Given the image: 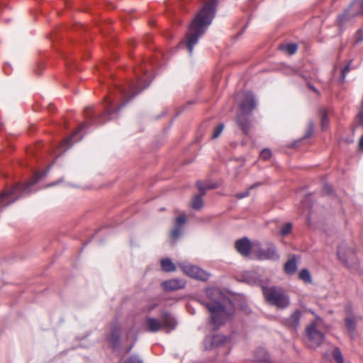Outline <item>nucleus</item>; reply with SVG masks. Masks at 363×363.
<instances>
[{"instance_id":"f257e3e1","label":"nucleus","mask_w":363,"mask_h":363,"mask_svg":"<svg viewBox=\"0 0 363 363\" xmlns=\"http://www.w3.org/2000/svg\"><path fill=\"white\" fill-rule=\"evenodd\" d=\"M147 78L138 77L136 82H131L128 86H117L116 91L111 96L105 98V113L108 120L113 118V115L124 106L129 101L149 86Z\"/></svg>"},{"instance_id":"f03ea898","label":"nucleus","mask_w":363,"mask_h":363,"mask_svg":"<svg viewBox=\"0 0 363 363\" xmlns=\"http://www.w3.org/2000/svg\"><path fill=\"white\" fill-rule=\"evenodd\" d=\"M216 6V0H211L206 3L189 25L185 38L189 55H192L194 46L211 23L215 16Z\"/></svg>"},{"instance_id":"7ed1b4c3","label":"nucleus","mask_w":363,"mask_h":363,"mask_svg":"<svg viewBox=\"0 0 363 363\" xmlns=\"http://www.w3.org/2000/svg\"><path fill=\"white\" fill-rule=\"evenodd\" d=\"M206 295L212 302L206 303L205 306L211 313V323L214 329L216 330L222 325L228 318V314L222 304V301L225 297L221 291L216 288L207 289Z\"/></svg>"},{"instance_id":"20e7f679","label":"nucleus","mask_w":363,"mask_h":363,"mask_svg":"<svg viewBox=\"0 0 363 363\" xmlns=\"http://www.w3.org/2000/svg\"><path fill=\"white\" fill-rule=\"evenodd\" d=\"M253 284L260 286L265 300L279 308H286L290 303L289 296L281 287L267 286L268 281L255 280Z\"/></svg>"},{"instance_id":"39448f33","label":"nucleus","mask_w":363,"mask_h":363,"mask_svg":"<svg viewBox=\"0 0 363 363\" xmlns=\"http://www.w3.org/2000/svg\"><path fill=\"white\" fill-rule=\"evenodd\" d=\"M43 175L40 173H35L33 177L25 185L16 184L11 189H5L0 196V206H6L21 196L30 192V188L41 178Z\"/></svg>"},{"instance_id":"423d86ee","label":"nucleus","mask_w":363,"mask_h":363,"mask_svg":"<svg viewBox=\"0 0 363 363\" xmlns=\"http://www.w3.org/2000/svg\"><path fill=\"white\" fill-rule=\"evenodd\" d=\"M325 325L323 319L316 316L315 320L311 322L306 328V342L311 348H316L324 340Z\"/></svg>"},{"instance_id":"0eeeda50","label":"nucleus","mask_w":363,"mask_h":363,"mask_svg":"<svg viewBox=\"0 0 363 363\" xmlns=\"http://www.w3.org/2000/svg\"><path fill=\"white\" fill-rule=\"evenodd\" d=\"M363 13V0H354L345 13L338 18L339 23H343L354 17Z\"/></svg>"},{"instance_id":"6e6552de","label":"nucleus","mask_w":363,"mask_h":363,"mask_svg":"<svg viewBox=\"0 0 363 363\" xmlns=\"http://www.w3.org/2000/svg\"><path fill=\"white\" fill-rule=\"evenodd\" d=\"M179 266L184 273L194 279L206 281L209 277L208 273L198 267L186 263H179Z\"/></svg>"},{"instance_id":"1a4fd4ad","label":"nucleus","mask_w":363,"mask_h":363,"mask_svg":"<svg viewBox=\"0 0 363 363\" xmlns=\"http://www.w3.org/2000/svg\"><path fill=\"white\" fill-rule=\"evenodd\" d=\"M337 256L345 266L349 268H352L357 264V259L354 252L350 249H346L343 247H340L337 250Z\"/></svg>"},{"instance_id":"9d476101","label":"nucleus","mask_w":363,"mask_h":363,"mask_svg":"<svg viewBox=\"0 0 363 363\" xmlns=\"http://www.w3.org/2000/svg\"><path fill=\"white\" fill-rule=\"evenodd\" d=\"M255 255L259 260H278L279 258L275 246L272 244L266 248H259L255 251Z\"/></svg>"},{"instance_id":"9b49d317","label":"nucleus","mask_w":363,"mask_h":363,"mask_svg":"<svg viewBox=\"0 0 363 363\" xmlns=\"http://www.w3.org/2000/svg\"><path fill=\"white\" fill-rule=\"evenodd\" d=\"M360 320L361 316L353 313L350 307L348 306L345 308V326L351 333L355 331L357 323Z\"/></svg>"},{"instance_id":"f8f14e48","label":"nucleus","mask_w":363,"mask_h":363,"mask_svg":"<svg viewBox=\"0 0 363 363\" xmlns=\"http://www.w3.org/2000/svg\"><path fill=\"white\" fill-rule=\"evenodd\" d=\"M240 108L244 113H250L256 107L255 96L251 92H247L244 95V98L240 103Z\"/></svg>"},{"instance_id":"ddd939ff","label":"nucleus","mask_w":363,"mask_h":363,"mask_svg":"<svg viewBox=\"0 0 363 363\" xmlns=\"http://www.w3.org/2000/svg\"><path fill=\"white\" fill-rule=\"evenodd\" d=\"M186 282L182 279H171L162 282L161 286L166 291H176L184 289Z\"/></svg>"},{"instance_id":"4468645a","label":"nucleus","mask_w":363,"mask_h":363,"mask_svg":"<svg viewBox=\"0 0 363 363\" xmlns=\"http://www.w3.org/2000/svg\"><path fill=\"white\" fill-rule=\"evenodd\" d=\"M161 320L162 328H165L167 332L174 330L177 325L175 318L168 312H164L161 314Z\"/></svg>"},{"instance_id":"2eb2a0df","label":"nucleus","mask_w":363,"mask_h":363,"mask_svg":"<svg viewBox=\"0 0 363 363\" xmlns=\"http://www.w3.org/2000/svg\"><path fill=\"white\" fill-rule=\"evenodd\" d=\"M238 252L243 256H248L251 251V243L249 239L244 238L235 242Z\"/></svg>"},{"instance_id":"dca6fc26","label":"nucleus","mask_w":363,"mask_h":363,"mask_svg":"<svg viewBox=\"0 0 363 363\" xmlns=\"http://www.w3.org/2000/svg\"><path fill=\"white\" fill-rule=\"evenodd\" d=\"M145 327L146 330L151 333H156L162 329L161 321L152 317L147 318Z\"/></svg>"},{"instance_id":"f3484780","label":"nucleus","mask_w":363,"mask_h":363,"mask_svg":"<svg viewBox=\"0 0 363 363\" xmlns=\"http://www.w3.org/2000/svg\"><path fill=\"white\" fill-rule=\"evenodd\" d=\"M227 341V337L220 335H213L211 337L205 339V345L207 348V345L211 344V347H217Z\"/></svg>"},{"instance_id":"a211bd4d","label":"nucleus","mask_w":363,"mask_h":363,"mask_svg":"<svg viewBox=\"0 0 363 363\" xmlns=\"http://www.w3.org/2000/svg\"><path fill=\"white\" fill-rule=\"evenodd\" d=\"M86 125L85 123L79 125L78 129L68 138L65 139L60 144V148H63V151L66 150L72 145L71 141L74 140L75 136Z\"/></svg>"},{"instance_id":"6ab92c4d","label":"nucleus","mask_w":363,"mask_h":363,"mask_svg":"<svg viewBox=\"0 0 363 363\" xmlns=\"http://www.w3.org/2000/svg\"><path fill=\"white\" fill-rule=\"evenodd\" d=\"M301 316V312L298 310H296L287 319L286 324L289 327H291L294 329H296L299 325Z\"/></svg>"},{"instance_id":"aec40b11","label":"nucleus","mask_w":363,"mask_h":363,"mask_svg":"<svg viewBox=\"0 0 363 363\" xmlns=\"http://www.w3.org/2000/svg\"><path fill=\"white\" fill-rule=\"evenodd\" d=\"M237 123L240 128L242 130L245 134H248L251 125L250 121L244 116V114H240L238 119Z\"/></svg>"},{"instance_id":"412c9836","label":"nucleus","mask_w":363,"mask_h":363,"mask_svg":"<svg viewBox=\"0 0 363 363\" xmlns=\"http://www.w3.org/2000/svg\"><path fill=\"white\" fill-rule=\"evenodd\" d=\"M255 358L257 363H271L269 361V355L265 349L260 347L255 352Z\"/></svg>"},{"instance_id":"4be33fe9","label":"nucleus","mask_w":363,"mask_h":363,"mask_svg":"<svg viewBox=\"0 0 363 363\" xmlns=\"http://www.w3.org/2000/svg\"><path fill=\"white\" fill-rule=\"evenodd\" d=\"M297 269V262L296 257L290 258L284 264V271L286 274H293Z\"/></svg>"},{"instance_id":"5701e85b","label":"nucleus","mask_w":363,"mask_h":363,"mask_svg":"<svg viewBox=\"0 0 363 363\" xmlns=\"http://www.w3.org/2000/svg\"><path fill=\"white\" fill-rule=\"evenodd\" d=\"M161 267L162 270L167 272H174L176 270L175 264L169 258L161 260Z\"/></svg>"},{"instance_id":"b1692460","label":"nucleus","mask_w":363,"mask_h":363,"mask_svg":"<svg viewBox=\"0 0 363 363\" xmlns=\"http://www.w3.org/2000/svg\"><path fill=\"white\" fill-rule=\"evenodd\" d=\"M120 337V328L118 326H115L113 329V331L109 337V340L113 344H117L119 340Z\"/></svg>"},{"instance_id":"393cba45","label":"nucleus","mask_w":363,"mask_h":363,"mask_svg":"<svg viewBox=\"0 0 363 363\" xmlns=\"http://www.w3.org/2000/svg\"><path fill=\"white\" fill-rule=\"evenodd\" d=\"M191 206L192 208L199 210L203 206V200L201 196H195L191 201Z\"/></svg>"},{"instance_id":"a878e982","label":"nucleus","mask_w":363,"mask_h":363,"mask_svg":"<svg viewBox=\"0 0 363 363\" xmlns=\"http://www.w3.org/2000/svg\"><path fill=\"white\" fill-rule=\"evenodd\" d=\"M332 355L337 363H343V357L339 348L333 347L332 348Z\"/></svg>"},{"instance_id":"bb28decb","label":"nucleus","mask_w":363,"mask_h":363,"mask_svg":"<svg viewBox=\"0 0 363 363\" xmlns=\"http://www.w3.org/2000/svg\"><path fill=\"white\" fill-rule=\"evenodd\" d=\"M282 50L286 51L289 55H294L297 50V45L295 43L287 44L281 47Z\"/></svg>"},{"instance_id":"cd10ccee","label":"nucleus","mask_w":363,"mask_h":363,"mask_svg":"<svg viewBox=\"0 0 363 363\" xmlns=\"http://www.w3.org/2000/svg\"><path fill=\"white\" fill-rule=\"evenodd\" d=\"M262 184L259 183V182H257L252 185L250 186V188H248L246 191H245L244 192L242 193H240V194H237L235 195L236 198L239 199H243V198H245L247 196H249L250 194V191L255 187H257L259 186H260Z\"/></svg>"},{"instance_id":"c85d7f7f","label":"nucleus","mask_w":363,"mask_h":363,"mask_svg":"<svg viewBox=\"0 0 363 363\" xmlns=\"http://www.w3.org/2000/svg\"><path fill=\"white\" fill-rule=\"evenodd\" d=\"M299 278L306 282H311L310 272L306 269L301 270V272H299Z\"/></svg>"},{"instance_id":"c756f323","label":"nucleus","mask_w":363,"mask_h":363,"mask_svg":"<svg viewBox=\"0 0 363 363\" xmlns=\"http://www.w3.org/2000/svg\"><path fill=\"white\" fill-rule=\"evenodd\" d=\"M292 229V224L291 223H286L284 225L280 230V234L283 236H286L289 234Z\"/></svg>"},{"instance_id":"7c9ffc66","label":"nucleus","mask_w":363,"mask_h":363,"mask_svg":"<svg viewBox=\"0 0 363 363\" xmlns=\"http://www.w3.org/2000/svg\"><path fill=\"white\" fill-rule=\"evenodd\" d=\"M224 128V125L223 123L218 124L213 130L212 138L215 139L219 137L221 134Z\"/></svg>"},{"instance_id":"2f4dec72","label":"nucleus","mask_w":363,"mask_h":363,"mask_svg":"<svg viewBox=\"0 0 363 363\" xmlns=\"http://www.w3.org/2000/svg\"><path fill=\"white\" fill-rule=\"evenodd\" d=\"M272 152L269 149H264L261 151L259 154L260 158H262L264 160H267L271 157Z\"/></svg>"},{"instance_id":"473e14b6","label":"nucleus","mask_w":363,"mask_h":363,"mask_svg":"<svg viewBox=\"0 0 363 363\" xmlns=\"http://www.w3.org/2000/svg\"><path fill=\"white\" fill-rule=\"evenodd\" d=\"M180 234L181 228L179 227L175 226L171 233V238L173 240H177L179 237Z\"/></svg>"},{"instance_id":"72a5a7b5","label":"nucleus","mask_w":363,"mask_h":363,"mask_svg":"<svg viewBox=\"0 0 363 363\" xmlns=\"http://www.w3.org/2000/svg\"><path fill=\"white\" fill-rule=\"evenodd\" d=\"M186 223V216L182 214L176 218V226L179 227Z\"/></svg>"},{"instance_id":"f704fd0d","label":"nucleus","mask_w":363,"mask_h":363,"mask_svg":"<svg viewBox=\"0 0 363 363\" xmlns=\"http://www.w3.org/2000/svg\"><path fill=\"white\" fill-rule=\"evenodd\" d=\"M321 123L323 129H325L329 123V120L325 112L323 113Z\"/></svg>"},{"instance_id":"c9c22d12","label":"nucleus","mask_w":363,"mask_h":363,"mask_svg":"<svg viewBox=\"0 0 363 363\" xmlns=\"http://www.w3.org/2000/svg\"><path fill=\"white\" fill-rule=\"evenodd\" d=\"M125 363H143V362L139 357L136 356H131L125 362Z\"/></svg>"},{"instance_id":"e433bc0d","label":"nucleus","mask_w":363,"mask_h":363,"mask_svg":"<svg viewBox=\"0 0 363 363\" xmlns=\"http://www.w3.org/2000/svg\"><path fill=\"white\" fill-rule=\"evenodd\" d=\"M196 186H197V187L199 188V189L201 191V194H205V191H206V189H208V188H209L208 186V187L204 186L202 184L201 182H200V181H198V182H196Z\"/></svg>"},{"instance_id":"4c0bfd02","label":"nucleus","mask_w":363,"mask_h":363,"mask_svg":"<svg viewBox=\"0 0 363 363\" xmlns=\"http://www.w3.org/2000/svg\"><path fill=\"white\" fill-rule=\"evenodd\" d=\"M350 71V66L346 65L342 70V77H345L346 74Z\"/></svg>"},{"instance_id":"58836bf2","label":"nucleus","mask_w":363,"mask_h":363,"mask_svg":"<svg viewBox=\"0 0 363 363\" xmlns=\"http://www.w3.org/2000/svg\"><path fill=\"white\" fill-rule=\"evenodd\" d=\"M157 306H158L157 303L150 304L147 306V310L148 311H151L154 310Z\"/></svg>"},{"instance_id":"ea45409f","label":"nucleus","mask_w":363,"mask_h":363,"mask_svg":"<svg viewBox=\"0 0 363 363\" xmlns=\"http://www.w3.org/2000/svg\"><path fill=\"white\" fill-rule=\"evenodd\" d=\"M359 148L361 151L363 152V135L361 137L359 141Z\"/></svg>"},{"instance_id":"a19ab883","label":"nucleus","mask_w":363,"mask_h":363,"mask_svg":"<svg viewBox=\"0 0 363 363\" xmlns=\"http://www.w3.org/2000/svg\"><path fill=\"white\" fill-rule=\"evenodd\" d=\"M85 111L86 117L91 118V112L92 111V108H87Z\"/></svg>"},{"instance_id":"79ce46f5","label":"nucleus","mask_w":363,"mask_h":363,"mask_svg":"<svg viewBox=\"0 0 363 363\" xmlns=\"http://www.w3.org/2000/svg\"><path fill=\"white\" fill-rule=\"evenodd\" d=\"M308 86H309V87H310L313 91H314L315 92H318V91L316 90V89H315L313 86H312V85H310V84H309V85H308Z\"/></svg>"},{"instance_id":"37998d69","label":"nucleus","mask_w":363,"mask_h":363,"mask_svg":"<svg viewBox=\"0 0 363 363\" xmlns=\"http://www.w3.org/2000/svg\"><path fill=\"white\" fill-rule=\"evenodd\" d=\"M250 276L252 277H256V274L255 273H252Z\"/></svg>"},{"instance_id":"c03bdc74","label":"nucleus","mask_w":363,"mask_h":363,"mask_svg":"<svg viewBox=\"0 0 363 363\" xmlns=\"http://www.w3.org/2000/svg\"><path fill=\"white\" fill-rule=\"evenodd\" d=\"M313 125L311 124V131L312 132V131H313Z\"/></svg>"},{"instance_id":"a18cd8bd","label":"nucleus","mask_w":363,"mask_h":363,"mask_svg":"<svg viewBox=\"0 0 363 363\" xmlns=\"http://www.w3.org/2000/svg\"><path fill=\"white\" fill-rule=\"evenodd\" d=\"M81 138H82V137H80L79 138H77V139L74 140V141H78L79 140H80V139H81Z\"/></svg>"}]
</instances>
